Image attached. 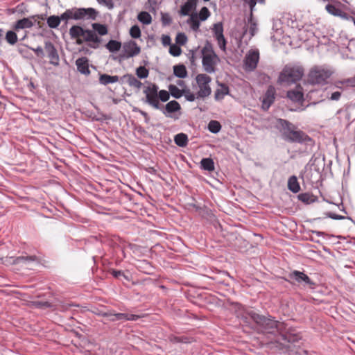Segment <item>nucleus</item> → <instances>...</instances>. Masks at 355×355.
<instances>
[{
	"label": "nucleus",
	"mask_w": 355,
	"mask_h": 355,
	"mask_svg": "<svg viewBox=\"0 0 355 355\" xmlns=\"http://www.w3.org/2000/svg\"><path fill=\"white\" fill-rule=\"evenodd\" d=\"M174 75L180 78H184L187 76V71L186 67L182 64L173 66Z\"/></svg>",
	"instance_id": "nucleus-27"
},
{
	"label": "nucleus",
	"mask_w": 355,
	"mask_h": 355,
	"mask_svg": "<svg viewBox=\"0 0 355 355\" xmlns=\"http://www.w3.org/2000/svg\"><path fill=\"white\" fill-rule=\"evenodd\" d=\"M257 30V24L256 23H252V25L250 26V33L252 35H254V33Z\"/></svg>",
	"instance_id": "nucleus-61"
},
{
	"label": "nucleus",
	"mask_w": 355,
	"mask_h": 355,
	"mask_svg": "<svg viewBox=\"0 0 355 355\" xmlns=\"http://www.w3.org/2000/svg\"><path fill=\"white\" fill-rule=\"evenodd\" d=\"M288 277L291 279L295 280L298 284H302L304 288L313 290L315 288V282L311 279V278L304 272L299 270H293L288 274Z\"/></svg>",
	"instance_id": "nucleus-8"
},
{
	"label": "nucleus",
	"mask_w": 355,
	"mask_h": 355,
	"mask_svg": "<svg viewBox=\"0 0 355 355\" xmlns=\"http://www.w3.org/2000/svg\"><path fill=\"white\" fill-rule=\"evenodd\" d=\"M299 200L302 202L309 205L317 200V197L309 193H302L297 196Z\"/></svg>",
	"instance_id": "nucleus-29"
},
{
	"label": "nucleus",
	"mask_w": 355,
	"mask_h": 355,
	"mask_svg": "<svg viewBox=\"0 0 355 355\" xmlns=\"http://www.w3.org/2000/svg\"><path fill=\"white\" fill-rule=\"evenodd\" d=\"M275 91L274 87H270L267 89L264 96H263L262 108L264 110H268L269 107H270V105L273 103L275 98Z\"/></svg>",
	"instance_id": "nucleus-17"
},
{
	"label": "nucleus",
	"mask_w": 355,
	"mask_h": 355,
	"mask_svg": "<svg viewBox=\"0 0 355 355\" xmlns=\"http://www.w3.org/2000/svg\"><path fill=\"white\" fill-rule=\"evenodd\" d=\"M218 58L217 55L212 51V53L202 55V64L204 70L208 73H215L214 66L216 64V60Z\"/></svg>",
	"instance_id": "nucleus-10"
},
{
	"label": "nucleus",
	"mask_w": 355,
	"mask_h": 355,
	"mask_svg": "<svg viewBox=\"0 0 355 355\" xmlns=\"http://www.w3.org/2000/svg\"><path fill=\"white\" fill-rule=\"evenodd\" d=\"M124 55L121 56V58H129L138 55L141 49L135 41H130L123 44Z\"/></svg>",
	"instance_id": "nucleus-13"
},
{
	"label": "nucleus",
	"mask_w": 355,
	"mask_h": 355,
	"mask_svg": "<svg viewBox=\"0 0 355 355\" xmlns=\"http://www.w3.org/2000/svg\"><path fill=\"white\" fill-rule=\"evenodd\" d=\"M248 22L250 24V25H252V23H255L253 20V14L250 13V16L248 19Z\"/></svg>",
	"instance_id": "nucleus-64"
},
{
	"label": "nucleus",
	"mask_w": 355,
	"mask_h": 355,
	"mask_svg": "<svg viewBox=\"0 0 355 355\" xmlns=\"http://www.w3.org/2000/svg\"><path fill=\"white\" fill-rule=\"evenodd\" d=\"M84 28L78 25L72 26L69 29V35L72 39H77V43L78 44H82V40L79 39L80 37H83L84 33Z\"/></svg>",
	"instance_id": "nucleus-20"
},
{
	"label": "nucleus",
	"mask_w": 355,
	"mask_h": 355,
	"mask_svg": "<svg viewBox=\"0 0 355 355\" xmlns=\"http://www.w3.org/2000/svg\"><path fill=\"white\" fill-rule=\"evenodd\" d=\"M340 96H341V92L339 91H336V92H333L331 94V96L329 98L331 101H338L340 99Z\"/></svg>",
	"instance_id": "nucleus-59"
},
{
	"label": "nucleus",
	"mask_w": 355,
	"mask_h": 355,
	"mask_svg": "<svg viewBox=\"0 0 355 355\" xmlns=\"http://www.w3.org/2000/svg\"><path fill=\"white\" fill-rule=\"evenodd\" d=\"M259 52L258 50H250L244 59V68L247 71H254L259 62Z\"/></svg>",
	"instance_id": "nucleus-9"
},
{
	"label": "nucleus",
	"mask_w": 355,
	"mask_h": 355,
	"mask_svg": "<svg viewBox=\"0 0 355 355\" xmlns=\"http://www.w3.org/2000/svg\"><path fill=\"white\" fill-rule=\"evenodd\" d=\"M77 70L81 74L88 76L90 74L89 69V59L87 57H81L76 60Z\"/></svg>",
	"instance_id": "nucleus-18"
},
{
	"label": "nucleus",
	"mask_w": 355,
	"mask_h": 355,
	"mask_svg": "<svg viewBox=\"0 0 355 355\" xmlns=\"http://www.w3.org/2000/svg\"><path fill=\"white\" fill-rule=\"evenodd\" d=\"M119 81L120 78L118 76H110L106 73L101 74L99 77V83L101 85H107L110 83H114Z\"/></svg>",
	"instance_id": "nucleus-24"
},
{
	"label": "nucleus",
	"mask_w": 355,
	"mask_h": 355,
	"mask_svg": "<svg viewBox=\"0 0 355 355\" xmlns=\"http://www.w3.org/2000/svg\"><path fill=\"white\" fill-rule=\"evenodd\" d=\"M196 83L199 87L197 92V98H204L209 96L211 93L209 83L211 81V77L205 73H200L196 77Z\"/></svg>",
	"instance_id": "nucleus-7"
},
{
	"label": "nucleus",
	"mask_w": 355,
	"mask_h": 355,
	"mask_svg": "<svg viewBox=\"0 0 355 355\" xmlns=\"http://www.w3.org/2000/svg\"><path fill=\"white\" fill-rule=\"evenodd\" d=\"M175 42L178 45H184L187 42V37L184 33H178L175 37Z\"/></svg>",
	"instance_id": "nucleus-45"
},
{
	"label": "nucleus",
	"mask_w": 355,
	"mask_h": 355,
	"mask_svg": "<svg viewBox=\"0 0 355 355\" xmlns=\"http://www.w3.org/2000/svg\"><path fill=\"white\" fill-rule=\"evenodd\" d=\"M83 37L84 41L94 43V44H89V46L94 49H96L98 46V44L101 41V39L96 34L94 31L89 29L84 30Z\"/></svg>",
	"instance_id": "nucleus-16"
},
{
	"label": "nucleus",
	"mask_w": 355,
	"mask_h": 355,
	"mask_svg": "<svg viewBox=\"0 0 355 355\" xmlns=\"http://www.w3.org/2000/svg\"><path fill=\"white\" fill-rule=\"evenodd\" d=\"M304 75V69L300 66L286 65L278 77L282 85H289L300 80Z\"/></svg>",
	"instance_id": "nucleus-4"
},
{
	"label": "nucleus",
	"mask_w": 355,
	"mask_h": 355,
	"mask_svg": "<svg viewBox=\"0 0 355 355\" xmlns=\"http://www.w3.org/2000/svg\"><path fill=\"white\" fill-rule=\"evenodd\" d=\"M326 10L331 15L338 17V15H340V10L338 7L336 6L334 4L328 3L325 6Z\"/></svg>",
	"instance_id": "nucleus-37"
},
{
	"label": "nucleus",
	"mask_w": 355,
	"mask_h": 355,
	"mask_svg": "<svg viewBox=\"0 0 355 355\" xmlns=\"http://www.w3.org/2000/svg\"><path fill=\"white\" fill-rule=\"evenodd\" d=\"M33 24H34L31 18H23L17 20L13 28L15 30L28 28H31Z\"/></svg>",
	"instance_id": "nucleus-22"
},
{
	"label": "nucleus",
	"mask_w": 355,
	"mask_h": 355,
	"mask_svg": "<svg viewBox=\"0 0 355 355\" xmlns=\"http://www.w3.org/2000/svg\"><path fill=\"white\" fill-rule=\"evenodd\" d=\"M188 22L190 24L191 28L193 31H198L200 23V19L198 18V15L196 13L192 14L190 16Z\"/></svg>",
	"instance_id": "nucleus-34"
},
{
	"label": "nucleus",
	"mask_w": 355,
	"mask_h": 355,
	"mask_svg": "<svg viewBox=\"0 0 355 355\" xmlns=\"http://www.w3.org/2000/svg\"><path fill=\"white\" fill-rule=\"evenodd\" d=\"M188 136L185 133H178L174 137L175 144L180 147H185L188 144Z\"/></svg>",
	"instance_id": "nucleus-26"
},
{
	"label": "nucleus",
	"mask_w": 355,
	"mask_h": 355,
	"mask_svg": "<svg viewBox=\"0 0 355 355\" xmlns=\"http://www.w3.org/2000/svg\"><path fill=\"white\" fill-rule=\"evenodd\" d=\"M326 216L328 218H330L334 220H344V219H348L350 220L354 225H355V220H354L351 217L349 216H343L341 215H338L332 212H327L325 214Z\"/></svg>",
	"instance_id": "nucleus-40"
},
{
	"label": "nucleus",
	"mask_w": 355,
	"mask_h": 355,
	"mask_svg": "<svg viewBox=\"0 0 355 355\" xmlns=\"http://www.w3.org/2000/svg\"><path fill=\"white\" fill-rule=\"evenodd\" d=\"M111 315L107 316L109 320L115 322L118 320L136 321L139 316L135 314H128L123 313H114L110 311Z\"/></svg>",
	"instance_id": "nucleus-15"
},
{
	"label": "nucleus",
	"mask_w": 355,
	"mask_h": 355,
	"mask_svg": "<svg viewBox=\"0 0 355 355\" xmlns=\"http://www.w3.org/2000/svg\"><path fill=\"white\" fill-rule=\"evenodd\" d=\"M209 16L210 12L209 9L207 7L204 6L200 9L199 14L198 15V18L200 21H205L209 18Z\"/></svg>",
	"instance_id": "nucleus-41"
},
{
	"label": "nucleus",
	"mask_w": 355,
	"mask_h": 355,
	"mask_svg": "<svg viewBox=\"0 0 355 355\" xmlns=\"http://www.w3.org/2000/svg\"><path fill=\"white\" fill-rule=\"evenodd\" d=\"M110 273L114 277H115L116 279H120L121 277H123L126 280L129 279L128 277L124 274V272L122 270L111 269Z\"/></svg>",
	"instance_id": "nucleus-47"
},
{
	"label": "nucleus",
	"mask_w": 355,
	"mask_h": 355,
	"mask_svg": "<svg viewBox=\"0 0 355 355\" xmlns=\"http://www.w3.org/2000/svg\"><path fill=\"white\" fill-rule=\"evenodd\" d=\"M213 32L215 38L224 35L223 24L221 22L214 24Z\"/></svg>",
	"instance_id": "nucleus-39"
},
{
	"label": "nucleus",
	"mask_w": 355,
	"mask_h": 355,
	"mask_svg": "<svg viewBox=\"0 0 355 355\" xmlns=\"http://www.w3.org/2000/svg\"><path fill=\"white\" fill-rule=\"evenodd\" d=\"M97 2L101 4L106 6L108 9L111 10L114 8V4L112 0H96Z\"/></svg>",
	"instance_id": "nucleus-51"
},
{
	"label": "nucleus",
	"mask_w": 355,
	"mask_h": 355,
	"mask_svg": "<svg viewBox=\"0 0 355 355\" xmlns=\"http://www.w3.org/2000/svg\"><path fill=\"white\" fill-rule=\"evenodd\" d=\"M120 83H128L130 87H134L137 89H140L142 86V83L136 78L133 75L127 73L120 78Z\"/></svg>",
	"instance_id": "nucleus-19"
},
{
	"label": "nucleus",
	"mask_w": 355,
	"mask_h": 355,
	"mask_svg": "<svg viewBox=\"0 0 355 355\" xmlns=\"http://www.w3.org/2000/svg\"><path fill=\"white\" fill-rule=\"evenodd\" d=\"M161 21L163 26H168L172 22V19L169 14L168 13H162Z\"/></svg>",
	"instance_id": "nucleus-48"
},
{
	"label": "nucleus",
	"mask_w": 355,
	"mask_h": 355,
	"mask_svg": "<svg viewBox=\"0 0 355 355\" xmlns=\"http://www.w3.org/2000/svg\"><path fill=\"white\" fill-rule=\"evenodd\" d=\"M332 71L325 66H314L308 75L309 82L312 85H324L332 75Z\"/></svg>",
	"instance_id": "nucleus-5"
},
{
	"label": "nucleus",
	"mask_w": 355,
	"mask_h": 355,
	"mask_svg": "<svg viewBox=\"0 0 355 355\" xmlns=\"http://www.w3.org/2000/svg\"><path fill=\"white\" fill-rule=\"evenodd\" d=\"M98 315L103 316V317H107L109 315H111L110 311H99L98 313H96Z\"/></svg>",
	"instance_id": "nucleus-62"
},
{
	"label": "nucleus",
	"mask_w": 355,
	"mask_h": 355,
	"mask_svg": "<svg viewBox=\"0 0 355 355\" xmlns=\"http://www.w3.org/2000/svg\"><path fill=\"white\" fill-rule=\"evenodd\" d=\"M136 75L139 78H146L149 75V71L144 66H140L136 69Z\"/></svg>",
	"instance_id": "nucleus-38"
},
{
	"label": "nucleus",
	"mask_w": 355,
	"mask_h": 355,
	"mask_svg": "<svg viewBox=\"0 0 355 355\" xmlns=\"http://www.w3.org/2000/svg\"><path fill=\"white\" fill-rule=\"evenodd\" d=\"M288 188L291 191H292L294 193L299 192V191L300 190V186L299 184L296 176L292 175L288 178Z\"/></svg>",
	"instance_id": "nucleus-28"
},
{
	"label": "nucleus",
	"mask_w": 355,
	"mask_h": 355,
	"mask_svg": "<svg viewBox=\"0 0 355 355\" xmlns=\"http://www.w3.org/2000/svg\"><path fill=\"white\" fill-rule=\"evenodd\" d=\"M130 35L134 39H138L141 37V30L138 25L132 26L130 29Z\"/></svg>",
	"instance_id": "nucleus-43"
},
{
	"label": "nucleus",
	"mask_w": 355,
	"mask_h": 355,
	"mask_svg": "<svg viewBox=\"0 0 355 355\" xmlns=\"http://www.w3.org/2000/svg\"><path fill=\"white\" fill-rule=\"evenodd\" d=\"M338 17H340L341 19H347V20H349V19L353 20V19H354L352 16H350L347 13L343 12L342 10H340V15H338Z\"/></svg>",
	"instance_id": "nucleus-60"
},
{
	"label": "nucleus",
	"mask_w": 355,
	"mask_h": 355,
	"mask_svg": "<svg viewBox=\"0 0 355 355\" xmlns=\"http://www.w3.org/2000/svg\"><path fill=\"white\" fill-rule=\"evenodd\" d=\"M279 124L284 130L283 138L289 142H297L306 146H312L314 144L313 140L300 130H294L293 125L285 119H279Z\"/></svg>",
	"instance_id": "nucleus-3"
},
{
	"label": "nucleus",
	"mask_w": 355,
	"mask_h": 355,
	"mask_svg": "<svg viewBox=\"0 0 355 355\" xmlns=\"http://www.w3.org/2000/svg\"><path fill=\"white\" fill-rule=\"evenodd\" d=\"M312 233L318 236H323L324 235H325L324 232L317 230L312 231Z\"/></svg>",
	"instance_id": "nucleus-63"
},
{
	"label": "nucleus",
	"mask_w": 355,
	"mask_h": 355,
	"mask_svg": "<svg viewBox=\"0 0 355 355\" xmlns=\"http://www.w3.org/2000/svg\"><path fill=\"white\" fill-rule=\"evenodd\" d=\"M168 90L171 95L175 98H180L183 95V92L174 85H169Z\"/></svg>",
	"instance_id": "nucleus-36"
},
{
	"label": "nucleus",
	"mask_w": 355,
	"mask_h": 355,
	"mask_svg": "<svg viewBox=\"0 0 355 355\" xmlns=\"http://www.w3.org/2000/svg\"><path fill=\"white\" fill-rule=\"evenodd\" d=\"M105 48L111 53H116L121 48V42L114 40H110L106 44Z\"/></svg>",
	"instance_id": "nucleus-30"
},
{
	"label": "nucleus",
	"mask_w": 355,
	"mask_h": 355,
	"mask_svg": "<svg viewBox=\"0 0 355 355\" xmlns=\"http://www.w3.org/2000/svg\"><path fill=\"white\" fill-rule=\"evenodd\" d=\"M92 26L94 29V31L98 33V34L101 36H103L107 34V27L105 24L94 23L92 24Z\"/></svg>",
	"instance_id": "nucleus-32"
},
{
	"label": "nucleus",
	"mask_w": 355,
	"mask_h": 355,
	"mask_svg": "<svg viewBox=\"0 0 355 355\" xmlns=\"http://www.w3.org/2000/svg\"><path fill=\"white\" fill-rule=\"evenodd\" d=\"M217 42H218V46L219 48L223 51H225L226 50V44H227V40L225 38L224 35L223 36H220V37H218L217 38H216Z\"/></svg>",
	"instance_id": "nucleus-49"
},
{
	"label": "nucleus",
	"mask_w": 355,
	"mask_h": 355,
	"mask_svg": "<svg viewBox=\"0 0 355 355\" xmlns=\"http://www.w3.org/2000/svg\"><path fill=\"white\" fill-rule=\"evenodd\" d=\"M98 12L93 8H72L66 10L60 16L51 15L47 17L46 24L51 28H57L60 21H65L67 24L69 19L74 20H95Z\"/></svg>",
	"instance_id": "nucleus-2"
},
{
	"label": "nucleus",
	"mask_w": 355,
	"mask_h": 355,
	"mask_svg": "<svg viewBox=\"0 0 355 355\" xmlns=\"http://www.w3.org/2000/svg\"><path fill=\"white\" fill-rule=\"evenodd\" d=\"M182 53V49L178 44H171L169 47V53L173 56H179Z\"/></svg>",
	"instance_id": "nucleus-44"
},
{
	"label": "nucleus",
	"mask_w": 355,
	"mask_h": 355,
	"mask_svg": "<svg viewBox=\"0 0 355 355\" xmlns=\"http://www.w3.org/2000/svg\"><path fill=\"white\" fill-rule=\"evenodd\" d=\"M212 51H214L212 49L211 44L208 42H207L205 46L201 50V53L202 55H206V52H210L211 53H212Z\"/></svg>",
	"instance_id": "nucleus-57"
},
{
	"label": "nucleus",
	"mask_w": 355,
	"mask_h": 355,
	"mask_svg": "<svg viewBox=\"0 0 355 355\" xmlns=\"http://www.w3.org/2000/svg\"><path fill=\"white\" fill-rule=\"evenodd\" d=\"M243 1L245 3H247L249 6L250 10V13L253 14L254 7H255L257 1L256 0H243Z\"/></svg>",
	"instance_id": "nucleus-56"
},
{
	"label": "nucleus",
	"mask_w": 355,
	"mask_h": 355,
	"mask_svg": "<svg viewBox=\"0 0 355 355\" xmlns=\"http://www.w3.org/2000/svg\"><path fill=\"white\" fill-rule=\"evenodd\" d=\"M35 304L37 308H49L51 306V303H49V302L38 301L35 302Z\"/></svg>",
	"instance_id": "nucleus-55"
},
{
	"label": "nucleus",
	"mask_w": 355,
	"mask_h": 355,
	"mask_svg": "<svg viewBox=\"0 0 355 355\" xmlns=\"http://www.w3.org/2000/svg\"><path fill=\"white\" fill-rule=\"evenodd\" d=\"M196 9V6L186 1L180 6V9L178 12L182 16H187L189 15L190 12L194 11Z\"/></svg>",
	"instance_id": "nucleus-25"
},
{
	"label": "nucleus",
	"mask_w": 355,
	"mask_h": 355,
	"mask_svg": "<svg viewBox=\"0 0 355 355\" xmlns=\"http://www.w3.org/2000/svg\"><path fill=\"white\" fill-rule=\"evenodd\" d=\"M184 96L185 99L189 102H193L196 98H197V96H196L194 94L190 92L189 91L185 92Z\"/></svg>",
	"instance_id": "nucleus-54"
},
{
	"label": "nucleus",
	"mask_w": 355,
	"mask_h": 355,
	"mask_svg": "<svg viewBox=\"0 0 355 355\" xmlns=\"http://www.w3.org/2000/svg\"><path fill=\"white\" fill-rule=\"evenodd\" d=\"M162 43L163 46H167L171 45V37L168 35H163L162 36Z\"/></svg>",
	"instance_id": "nucleus-53"
},
{
	"label": "nucleus",
	"mask_w": 355,
	"mask_h": 355,
	"mask_svg": "<svg viewBox=\"0 0 355 355\" xmlns=\"http://www.w3.org/2000/svg\"><path fill=\"white\" fill-rule=\"evenodd\" d=\"M35 260H36L35 256H26V257L21 256V257H18L16 259V263H26L28 262L34 261Z\"/></svg>",
	"instance_id": "nucleus-46"
},
{
	"label": "nucleus",
	"mask_w": 355,
	"mask_h": 355,
	"mask_svg": "<svg viewBox=\"0 0 355 355\" xmlns=\"http://www.w3.org/2000/svg\"><path fill=\"white\" fill-rule=\"evenodd\" d=\"M220 89H217L215 92L214 98L216 101H220L224 98L225 96L228 95L230 89L228 86L225 83H219Z\"/></svg>",
	"instance_id": "nucleus-21"
},
{
	"label": "nucleus",
	"mask_w": 355,
	"mask_h": 355,
	"mask_svg": "<svg viewBox=\"0 0 355 355\" xmlns=\"http://www.w3.org/2000/svg\"><path fill=\"white\" fill-rule=\"evenodd\" d=\"M134 111L138 112L139 113H140V114H141L144 116V118L145 119V122L146 123H148L149 122L150 117H149V116H148L147 112H146L145 111H143L141 110H139L138 108L135 109Z\"/></svg>",
	"instance_id": "nucleus-58"
},
{
	"label": "nucleus",
	"mask_w": 355,
	"mask_h": 355,
	"mask_svg": "<svg viewBox=\"0 0 355 355\" xmlns=\"http://www.w3.org/2000/svg\"><path fill=\"white\" fill-rule=\"evenodd\" d=\"M29 49L34 51L37 57L43 58L44 56V50L41 46H39L37 48L29 47Z\"/></svg>",
	"instance_id": "nucleus-52"
},
{
	"label": "nucleus",
	"mask_w": 355,
	"mask_h": 355,
	"mask_svg": "<svg viewBox=\"0 0 355 355\" xmlns=\"http://www.w3.org/2000/svg\"><path fill=\"white\" fill-rule=\"evenodd\" d=\"M138 20L145 25H148L152 21L151 15L146 11H141L137 15Z\"/></svg>",
	"instance_id": "nucleus-31"
},
{
	"label": "nucleus",
	"mask_w": 355,
	"mask_h": 355,
	"mask_svg": "<svg viewBox=\"0 0 355 355\" xmlns=\"http://www.w3.org/2000/svg\"><path fill=\"white\" fill-rule=\"evenodd\" d=\"M200 168L202 170L212 172L215 169L214 162L211 157L202 158L200 162Z\"/></svg>",
	"instance_id": "nucleus-23"
},
{
	"label": "nucleus",
	"mask_w": 355,
	"mask_h": 355,
	"mask_svg": "<svg viewBox=\"0 0 355 355\" xmlns=\"http://www.w3.org/2000/svg\"><path fill=\"white\" fill-rule=\"evenodd\" d=\"M44 44L45 51L49 58V63L53 66H58L60 64V58L55 46L50 41H46Z\"/></svg>",
	"instance_id": "nucleus-12"
},
{
	"label": "nucleus",
	"mask_w": 355,
	"mask_h": 355,
	"mask_svg": "<svg viewBox=\"0 0 355 355\" xmlns=\"http://www.w3.org/2000/svg\"><path fill=\"white\" fill-rule=\"evenodd\" d=\"M170 92L165 89L159 90V102H167L170 98Z\"/></svg>",
	"instance_id": "nucleus-42"
},
{
	"label": "nucleus",
	"mask_w": 355,
	"mask_h": 355,
	"mask_svg": "<svg viewBox=\"0 0 355 355\" xmlns=\"http://www.w3.org/2000/svg\"><path fill=\"white\" fill-rule=\"evenodd\" d=\"M246 314L254 321L259 332L274 336L278 343L283 345L286 343H294L300 339V336L293 333L291 329L284 322L275 320L273 317L260 315L254 311H248Z\"/></svg>",
	"instance_id": "nucleus-1"
},
{
	"label": "nucleus",
	"mask_w": 355,
	"mask_h": 355,
	"mask_svg": "<svg viewBox=\"0 0 355 355\" xmlns=\"http://www.w3.org/2000/svg\"><path fill=\"white\" fill-rule=\"evenodd\" d=\"M143 93L145 95V98L142 99L144 103L148 104L155 110L160 107V103L159 102V87L157 85L153 83H148V85L144 87Z\"/></svg>",
	"instance_id": "nucleus-6"
},
{
	"label": "nucleus",
	"mask_w": 355,
	"mask_h": 355,
	"mask_svg": "<svg viewBox=\"0 0 355 355\" xmlns=\"http://www.w3.org/2000/svg\"><path fill=\"white\" fill-rule=\"evenodd\" d=\"M221 125L219 121L216 120H211L209 122L207 125L208 130L214 134L218 133L221 130Z\"/></svg>",
	"instance_id": "nucleus-33"
},
{
	"label": "nucleus",
	"mask_w": 355,
	"mask_h": 355,
	"mask_svg": "<svg viewBox=\"0 0 355 355\" xmlns=\"http://www.w3.org/2000/svg\"><path fill=\"white\" fill-rule=\"evenodd\" d=\"M159 110L165 116L172 117V114L181 110L180 104L175 100L168 102L166 105L160 103V107L157 109Z\"/></svg>",
	"instance_id": "nucleus-11"
},
{
	"label": "nucleus",
	"mask_w": 355,
	"mask_h": 355,
	"mask_svg": "<svg viewBox=\"0 0 355 355\" xmlns=\"http://www.w3.org/2000/svg\"><path fill=\"white\" fill-rule=\"evenodd\" d=\"M319 165H322V167L324 166V159L317 157L314 159L313 163L312 164V166L314 167V169L317 171H320V167Z\"/></svg>",
	"instance_id": "nucleus-50"
},
{
	"label": "nucleus",
	"mask_w": 355,
	"mask_h": 355,
	"mask_svg": "<svg viewBox=\"0 0 355 355\" xmlns=\"http://www.w3.org/2000/svg\"><path fill=\"white\" fill-rule=\"evenodd\" d=\"M286 96L293 102L302 103L304 100L303 88L297 85L295 89L287 92Z\"/></svg>",
	"instance_id": "nucleus-14"
},
{
	"label": "nucleus",
	"mask_w": 355,
	"mask_h": 355,
	"mask_svg": "<svg viewBox=\"0 0 355 355\" xmlns=\"http://www.w3.org/2000/svg\"><path fill=\"white\" fill-rule=\"evenodd\" d=\"M5 39L10 45H15L17 42V35L14 31H8L6 33Z\"/></svg>",
	"instance_id": "nucleus-35"
}]
</instances>
